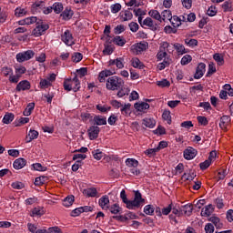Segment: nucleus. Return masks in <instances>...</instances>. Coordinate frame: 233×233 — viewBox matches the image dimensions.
<instances>
[{
	"label": "nucleus",
	"instance_id": "55",
	"mask_svg": "<svg viewBox=\"0 0 233 233\" xmlns=\"http://www.w3.org/2000/svg\"><path fill=\"white\" fill-rule=\"evenodd\" d=\"M45 181H46V177H37L35 179V187H41L42 185H45Z\"/></svg>",
	"mask_w": 233,
	"mask_h": 233
},
{
	"label": "nucleus",
	"instance_id": "39",
	"mask_svg": "<svg viewBox=\"0 0 233 233\" xmlns=\"http://www.w3.org/2000/svg\"><path fill=\"white\" fill-rule=\"evenodd\" d=\"M130 94V89L128 87L122 86L118 89V92L116 93L117 97H125V96H128Z\"/></svg>",
	"mask_w": 233,
	"mask_h": 233
},
{
	"label": "nucleus",
	"instance_id": "19",
	"mask_svg": "<svg viewBox=\"0 0 233 233\" xmlns=\"http://www.w3.org/2000/svg\"><path fill=\"white\" fill-rule=\"evenodd\" d=\"M13 167L15 170H21V168H25V167H26V159L23 157L15 159L13 163Z\"/></svg>",
	"mask_w": 233,
	"mask_h": 233
},
{
	"label": "nucleus",
	"instance_id": "60",
	"mask_svg": "<svg viewBox=\"0 0 233 233\" xmlns=\"http://www.w3.org/2000/svg\"><path fill=\"white\" fill-rule=\"evenodd\" d=\"M181 3L184 8L190 10V8H192V3H194V0H181Z\"/></svg>",
	"mask_w": 233,
	"mask_h": 233
},
{
	"label": "nucleus",
	"instance_id": "23",
	"mask_svg": "<svg viewBox=\"0 0 233 233\" xmlns=\"http://www.w3.org/2000/svg\"><path fill=\"white\" fill-rule=\"evenodd\" d=\"M39 21V19H37V17L35 16H31V17H27L25 18L23 20H19L18 21V25H34V23H36Z\"/></svg>",
	"mask_w": 233,
	"mask_h": 233
},
{
	"label": "nucleus",
	"instance_id": "24",
	"mask_svg": "<svg viewBox=\"0 0 233 233\" xmlns=\"http://www.w3.org/2000/svg\"><path fill=\"white\" fill-rule=\"evenodd\" d=\"M160 23H165V21H170L172 19V12L170 10L162 11Z\"/></svg>",
	"mask_w": 233,
	"mask_h": 233
},
{
	"label": "nucleus",
	"instance_id": "17",
	"mask_svg": "<svg viewBox=\"0 0 233 233\" xmlns=\"http://www.w3.org/2000/svg\"><path fill=\"white\" fill-rule=\"evenodd\" d=\"M125 59L123 57H117L116 59H111L108 61L109 66H114L116 65V68H125Z\"/></svg>",
	"mask_w": 233,
	"mask_h": 233
},
{
	"label": "nucleus",
	"instance_id": "16",
	"mask_svg": "<svg viewBox=\"0 0 233 233\" xmlns=\"http://www.w3.org/2000/svg\"><path fill=\"white\" fill-rule=\"evenodd\" d=\"M116 74V70H103L98 74V81L99 83H105L106 77H110V76H114Z\"/></svg>",
	"mask_w": 233,
	"mask_h": 233
},
{
	"label": "nucleus",
	"instance_id": "18",
	"mask_svg": "<svg viewBox=\"0 0 233 233\" xmlns=\"http://www.w3.org/2000/svg\"><path fill=\"white\" fill-rule=\"evenodd\" d=\"M30 82L28 80H23V81H20L16 87H15V91L16 92H23L25 90H30Z\"/></svg>",
	"mask_w": 233,
	"mask_h": 233
},
{
	"label": "nucleus",
	"instance_id": "54",
	"mask_svg": "<svg viewBox=\"0 0 233 233\" xmlns=\"http://www.w3.org/2000/svg\"><path fill=\"white\" fill-rule=\"evenodd\" d=\"M154 206L152 205H147L144 207V212L147 215V216H153L154 215Z\"/></svg>",
	"mask_w": 233,
	"mask_h": 233
},
{
	"label": "nucleus",
	"instance_id": "45",
	"mask_svg": "<svg viewBox=\"0 0 233 233\" xmlns=\"http://www.w3.org/2000/svg\"><path fill=\"white\" fill-rule=\"evenodd\" d=\"M213 59L218 63L219 66H223L225 63L223 56H221L219 53H216L215 55H213Z\"/></svg>",
	"mask_w": 233,
	"mask_h": 233
},
{
	"label": "nucleus",
	"instance_id": "26",
	"mask_svg": "<svg viewBox=\"0 0 233 233\" xmlns=\"http://www.w3.org/2000/svg\"><path fill=\"white\" fill-rule=\"evenodd\" d=\"M33 10L35 12H43L45 8V1H36L32 5Z\"/></svg>",
	"mask_w": 233,
	"mask_h": 233
},
{
	"label": "nucleus",
	"instance_id": "51",
	"mask_svg": "<svg viewBox=\"0 0 233 233\" xmlns=\"http://www.w3.org/2000/svg\"><path fill=\"white\" fill-rule=\"evenodd\" d=\"M77 75H76L78 78H82L85 77V76H86V74H88V70L86 69V67H82L80 69L76 70Z\"/></svg>",
	"mask_w": 233,
	"mask_h": 233
},
{
	"label": "nucleus",
	"instance_id": "15",
	"mask_svg": "<svg viewBox=\"0 0 233 233\" xmlns=\"http://www.w3.org/2000/svg\"><path fill=\"white\" fill-rule=\"evenodd\" d=\"M114 50H116V47L112 45V41H106L104 44L103 54L105 56H112V54H114Z\"/></svg>",
	"mask_w": 233,
	"mask_h": 233
},
{
	"label": "nucleus",
	"instance_id": "63",
	"mask_svg": "<svg viewBox=\"0 0 233 233\" xmlns=\"http://www.w3.org/2000/svg\"><path fill=\"white\" fill-rule=\"evenodd\" d=\"M121 11V4H115L111 5L112 14H117V12Z\"/></svg>",
	"mask_w": 233,
	"mask_h": 233
},
{
	"label": "nucleus",
	"instance_id": "21",
	"mask_svg": "<svg viewBox=\"0 0 233 233\" xmlns=\"http://www.w3.org/2000/svg\"><path fill=\"white\" fill-rule=\"evenodd\" d=\"M213 212H214V205L209 204L202 208L200 214L204 218H208V216H211Z\"/></svg>",
	"mask_w": 233,
	"mask_h": 233
},
{
	"label": "nucleus",
	"instance_id": "4",
	"mask_svg": "<svg viewBox=\"0 0 233 233\" xmlns=\"http://www.w3.org/2000/svg\"><path fill=\"white\" fill-rule=\"evenodd\" d=\"M50 26L48 24L43 22V20H38L36 23L35 28L33 30V35L35 37H39L40 35H43L46 30H48Z\"/></svg>",
	"mask_w": 233,
	"mask_h": 233
},
{
	"label": "nucleus",
	"instance_id": "40",
	"mask_svg": "<svg viewBox=\"0 0 233 233\" xmlns=\"http://www.w3.org/2000/svg\"><path fill=\"white\" fill-rule=\"evenodd\" d=\"M74 201H75V197L73 195L66 197L64 200H63V206L64 207H72V205H74Z\"/></svg>",
	"mask_w": 233,
	"mask_h": 233
},
{
	"label": "nucleus",
	"instance_id": "64",
	"mask_svg": "<svg viewBox=\"0 0 233 233\" xmlns=\"http://www.w3.org/2000/svg\"><path fill=\"white\" fill-rule=\"evenodd\" d=\"M206 233H214V225L208 223L205 226Z\"/></svg>",
	"mask_w": 233,
	"mask_h": 233
},
{
	"label": "nucleus",
	"instance_id": "30",
	"mask_svg": "<svg viewBox=\"0 0 233 233\" xmlns=\"http://www.w3.org/2000/svg\"><path fill=\"white\" fill-rule=\"evenodd\" d=\"M28 14V10L23 7H16L15 10V17H25Z\"/></svg>",
	"mask_w": 233,
	"mask_h": 233
},
{
	"label": "nucleus",
	"instance_id": "14",
	"mask_svg": "<svg viewBox=\"0 0 233 233\" xmlns=\"http://www.w3.org/2000/svg\"><path fill=\"white\" fill-rule=\"evenodd\" d=\"M134 107L137 112H142L143 114H147V110L150 108V105L146 102H137L135 103Z\"/></svg>",
	"mask_w": 233,
	"mask_h": 233
},
{
	"label": "nucleus",
	"instance_id": "36",
	"mask_svg": "<svg viewBox=\"0 0 233 233\" xmlns=\"http://www.w3.org/2000/svg\"><path fill=\"white\" fill-rule=\"evenodd\" d=\"M175 50H177V54L179 56H183V54H187V51L185 49V46L179 44V43H176L173 45Z\"/></svg>",
	"mask_w": 233,
	"mask_h": 233
},
{
	"label": "nucleus",
	"instance_id": "37",
	"mask_svg": "<svg viewBox=\"0 0 233 233\" xmlns=\"http://www.w3.org/2000/svg\"><path fill=\"white\" fill-rule=\"evenodd\" d=\"M148 15H150V17L153 19H156V21L161 23V14H159V11L152 9L148 12Z\"/></svg>",
	"mask_w": 233,
	"mask_h": 233
},
{
	"label": "nucleus",
	"instance_id": "44",
	"mask_svg": "<svg viewBox=\"0 0 233 233\" xmlns=\"http://www.w3.org/2000/svg\"><path fill=\"white\" fill-rule=\"evenodd\" d=\"M210 221L215 225L216 228H223V223H221V219H219V218L212 217Z\"/></svg>",
	"mask_w": 233,
	"mask_h": 233
},
{
	"label": "nucleus",
	"instance_id": "10",
	"mask_svg": "<svg viewBox=\"0 0 233 233\" xmlns=\"http://www.w3.org/2000/svg\"><path fill=\"white\" fill-rule=\"evenodd\" d=\"M101 131V129L99 128V127L97 126H91L88 130H87V134L89 136V139L91 141H94V139H97V137H99V132Z\"/></svg>",
	"mask_w": 233,
	"mask_h": 233
},
{
	"label": "nucleus",
	"instance_id": "9",
	"mask_svg": "<svg viewBox=\"0 0 233 233\" xmlns=\"http://www.w3.org/2000/svg\"><path fill=\"white\" fill-rule=\"evenodd\" d=\"M183 156L187 161H190V159H194L198 156V150L192 147H188L184 150Z\"/></svg>",
	"mask_w": 233,
	"mask_h": 233
},
{
	"label": "nucleus",
	"instance_id": "53",
	"mask_svg": "<svg viewBox=\"0 0 233 233\" xmlns=\"http://www.w3.org/2000/svg\"><path fill=\"white\" fill-rule=\"evenodd\" d=\"M34 170H37L38 172H46V167L41 165V163H35L32 165Z\"/></svg>",
	"mask_w": 233,
	"mask_h": 233
},
{
	"label": "nucleus",
	"instance_id": "31",
	"mask_svg": "<svg viewBox=\"0 0 233 233\" xmlns=\"http://www.w3.org/2000/svg\"><path fill=\"white\" fill-rule=\"evenodd\" d=\"M1 74L4 76V77H10V76H14V70L12 67L4 66L1 69Z\"/></svg>",
	"mask_w": 233,
	"mask_h": 233
},
{
	"label": "nucleus",
	"instance_id": "34",
	"mask_svg": "<svg viewBox=\"0 0 233 233\" xmlns=\"http://www.w3.org/2000/svg\"><path fill=\"white\" fill-rule=\"evenodd\" d=\"M94 121H95L96 125H97L98 127L106 125V117H104L103 116H95Z\"/></svg>",
	"mask_w": 233,
	"mask_h": 233
},
{
	"label": "nucleus",
	"instance_id": "33",
	"mask_svg": "<svg viewBox=\"0 0 233 233\" xmlns=\"http://www.w3.org/2000/svg\"><path fill=\"white\" fill-rule=\"evenodd\" d=\"M34 108H35V103H29L27 105V106L25 107V109L24 110L23 115L25 117H28V116L32 115V112H33Z\"/></svg>",
	"mask_w": 233,
	"mask_h": 233
},
{
	"label": "nucleus",
	"instance_id": "48",
	"mask_svg": "<svg viewBox=\"0 0 233 233\" xmlns=\"http://www.w3.org/2000/svg\"><path fill=\"white\" fill-rule=\"evenodd\" d=\"M162 119H164V121H167V125H170L172 123V116H170V111L165 110L162 114Z\"/></svg>",
	"mask_w": 233,
	"mask_h": 233
},
{
	"label": "nucleus",
	"instance_id": "5",
	"mask_svg": "<svg viewBox=\"0 0 233 233\" xmlns=\"http://www.w3.org/2000/svg\"><path fill=\"white\" fill-rule=\"evenodd\" d=\"M61 41L66 45V46H74L76 45V40L74 39V35L70 30L66 29L61 35Z\"/></svg>",
	"mask_w": 233,
	"mask_h": 233
},
{
	"label": "nucleus",
	"instance_id": "8",
	"mask_svg": "<svg viewBox=\"0 0 233 233\" xmlns=\"http://www.w3.org/2000/svg\"><path fill=\"white\" fill-rule=\"evenodd\" d=\"M82 194L86 198H99V192L97 191V188L94 187L83 189Z\"/></svg>",
	"mask_w": 233,
	"mask_h": 233
},
{
	"label": "nucleus",
	"instance_id": "58",
	"mask_svg": "<svg viewBox=\"0 0 233 233\" xmlns=\"http://www.w3.org/2000/svg\"><path fill=\"white\" fill-rule=\"evenodd\" d=\"M12 188H15V190H22V188L25 187V184L23 182L15 181L11 184Z\"/></svg>",
	"mask_w": 233,
	"mask_h": 233
},
{
	"label": "nucleus",
	"instance_id": "50",
	"mask_svg": "<svg viewBox=\"0 0 233 233\" xmlns=\"http://www.w3.org/2000/svg\"><path fill=\"white\" fill-rule=\"evenodd\" d=\"M157 152H159V151H157V147H155V148L147 149L144 152V154L146 156H147V157H154V156H156V154H157Z\"/></svg>",
	"mask_w": 233,
	"mask_h": 233
},
{
	"label": "nucleus",
	"instance_id": "56",
	"mask_svg": "<svg viewBox=\"0 0 233 233\" xmlns=\"http://www.w3.org/2000/svg\"><path fill=\"white\" fill-rule=\"evenodd\" d=\"M185 43L190 48H194V46H198V40L197 39H188V38H187L185 40Z\"/></svg>",
	"mask_w": 233,
	"mask_h": 233
},
{
	"label": "nucleus",
	"instance_id": "28",
	"mask_svg": "<svg viewBox=\"0 0 233 233\" xmlns=\"http://www.w3.org/2000/svg\"><path fill=\"white\" fill-rule=\"evenodd\" d=\"M142 125L147 128H154L156 127V120L154 118H144Z\"/></svg>",
	"mask_w": 233,
	"mask_h": 233
},
{
	"label": "nucleus",
	"instance_id": "42",
	"mask_svg": "<svg viewBox=\"0 0 233 233\" xmlns=\"http://www.w3.org/2000/svg\"><path fill=\"white\" fill-rule=\"evenodd\" d=\"M14 114L12 113H7L5 115L4 118H3V123L5 125H10V123H12L14 121Z\"/></svg>",
	"mask_w": 233,
	"mask_h": 233
},
{
	"label": "nucleus",
	"instance_id": "43",
	"mask_svg": "<svg viewBox=\"0 0 233 233\" xmlns=\"http://www.w3.org/2000/svg\"><path fill=\"white\" fill-rule=\"evenodd\" d=\"M195 177L196 174H194V172L184 173L182 175L183 181H194Z\"/></svg>",
	"mask_w": 233,
	"mask_h": 233
},
{
	"label": "nucleus",
	"instance_id": "27",
	"mask_svg": "<svg viewBox=\"0 0 233 233\" xmlns=\"http://www.w3.org/2000/svg\"><path fill=\"white\" fill-rule=\"evenodd\" d=\"M131 65L134 68H139V70H143V68H145V65H143V62H141L137 57L132 58Z\"/></svg>",
	"mask_w": 233,
	"mask_h": 233
},
{
	"label": "nucleus",
	"instance_id": "22",
	"mask_svg": "<svg viewBox=\"0 0 233 233\" xmlns=\"http://www.w3.org/2000/svg\"><path fill=\"white\" fill-rule=\"evenodd\" d=\"M37 137H39V132L31 129L25 137V141L26 143H32V141H34V139H37Z\"/></svg>",
	"mask_w": 233,
	"mask_h": 233
},
{
	"label": "nucleus",
	"instance_id": "46",
	"mask_svg": "<svg viewBox=\"0 0 233 233\" xmlns=\"http://www.w3.org/2000/svg\"><path fill=\"white\" fill-rule=\"evenodd\" d=\"M108 210H109V212H111V214H119V212H121L122 208L117 204H113V205L109 206Z\"/></svg>",
	"mask_w": 233,
	"mask_h": 233
},
{
	"label": "nucleus",
	"instance_id": "38",
	"mask_svg": "<svg viewBox=\"0 0 233 233\" xmlns=\"http://www.w3.org/2000/svg\"><path fill=\"white\" fill-rule=\"evenodd\" d=\"M92 156L94 159H96V161H101V159H103L105 157V153H103L101 149H96L92 151Z\"/></svg>",
	"mask_w": 233,
	"mask_h": 233
},
{
	"label": "nucleus",
	"instance_id": "52",
	"mask_svg": "<svg viewBox=\"0 0 233 233\" xmlns=\"http://www.w3.org/2000/svg\"><path fill=\"white\" fill-rule=\"evenodd\" d=\"M126 165L127 167H137L139 165V162L136 160L135 158H127L126 160Z\"/></svg>",
	"mask_w": 233,
	"mask_h": 233
},
{
	"label": "nucleus",
	"instance_id": "49",
	"mask_svg": "<svg viewBox=\"0 0 233 233\" xmlns=\"http://www.w3.org/2000/svg\"><path fill=\"white\" fill-rule=\"evenodd\" d=\"M53 10L55 14H61L63 12V4L56 2L53 5Z\"/></svg>",
	"mask_w": 233,
	"mask_h": 233
},
{
	"label": "nucleus",
	"instance_id": "25",
	"mask_svg": "<svg viewBox=\"0 0 233 233\" xmlns=\"http://www.w3.org/2000/svg\"><path fill=\"white\" fill-rule=\"evenodd\" d=\"M112 42L114 45H116V46H125V45H127V39L119 35L115 36Z\"/></svg>",
	"mask_w": 233,
	"mask_h": 233
},
{
	"label": "nucleus",
	"instance_id": "6",
	"mask_svg": "<svg viewBox=\"0 0 233 233\" xmlns=\"http://www.w3.org/2000/svg\"><path fill=\"white\" fill-rule=\"evenodd\" d=\"M34 56H35V53L33 50L24 51L16 55V61L18 63H25V61H30Z\"/></svg>",
	"mask_w": 233,
	"mask_h": 233
},
{
	"label": "nucleus",
	"instance_id": "32",
	"mask_svg": "<svg viewBox=\"0 0 233 233\" xmlns=\"http://www.w3.org/2000/svg\"><path fill=\"white\" fill-rule=\"evenodd\" d=\"M72 15H74V11H72V9H69L68 7L66 8L61 14V17H63V19H65L66 21H68V19H72Z\"/></svg>",
	"mask_w": 233,
	"mask_h": 233
},
{
	"label": "nucleus",
	"instance_id": "3",
	"mask_svg": "<svg viewBox=\"0 0 233 233\" xmlns=\"http://www.w3.org/2000/svg\"><path fill=\"white\" fill-rule=\"evenodd\" d=\"M81 88V81H79V78L77 76H75L74 78H67L64 81V90H66L67 92L74 91L77 92Z\"/></svg>",
	"mask_w": 233,
	"mask_h": 233
},
{
	"label": "nucleus",
	"instance_id": "11",
	"mask_svg": "<svg viewBox=\"0 0 233 233\" xmlns=\"http://www.w3.org/2000/svg\"><path fill=\"white\" fill-rule=\"evenodd\" d=\"M205 72H207V65H205V63H199L198 66H197L194 78L201 79V76H205Z\"/></svg>",
	"mask_w": 233,
	"mask_h": 233
},
{
	"label": "nucleus",
	"instance_id": "2",
	"mask_svg": "<svg viewBox=\"0 0 233 233\" xmlns=\"http://www.w3.org/2000/svg\"><path fill=\"white\" fill-rule=\"evenodd\" d=\"M145 205V198H143L141 192L135 191V197L133 200H129L126 207L129 210H137V208H141Z\"/></svg>",
	"mask_w": 233,
	"mask_h": 233
},
{
	"label": "nucleus",
	"instance_id": "29",
	"mask_svg": "<svg viewBox=\"0 0 233 233\" xmlns=\"http://www.w3.org/2000/svg\"><path fill=\"white\" fill-rule=\"evenodd\" d=\"M169 22L174 28H177L183 25V23H181V18H179L177 15H173Z\"/></svg>",
	"mask_w": 233,
	"mask_h": 233
},
{
	"label": "nucleus",
	"instance_id": "59",
	"mask_svg": "<svg viewBox=\"0 0 233 233\" xmlns=\"http://www.w3.org/2000/svg\"><path fill=\"white\" fill-rule=\"evenodd\" d=\"M23 74H26V67L21 66H18V67H15V75L20 76L23 75Z\"/></svg>",
	"mask_w": 233,
	"mask_h": 233
},
{
	"label": "nucleus",
	"instance_id": "20",
	"mask_svg": "<svg viewBox=\"0 0 233 233\" xmlns=\"http://www.w3.org/2000/svg\"><path fill=\"white\" fill-rule=\"evenodd\" d=\"M143 26H147L151 30H157V24L152 20V17H147L143 20Z\"/></svg>",
	"mask_w": 233,
	"mask_h": 233
},
{
	"label": "nucleus",
	"instance_id": "47",
	"mask_svg": "<svg viewBox=\"0 0 233 233\" xmlns=\"http://www.w3.org/2000/svg\"><path fill=\"white\" fill-rule=\"evenodd\" d=\"M39 86L42 89H46L49 86H52V84L50 83V81L47 78L46 79L41 78L40 83H39Z\"/></svg>",
	"mask_w": 233,
	"mask_h": 233
},
{
	"label": "nucleus",
	"instance_id": "62",
	"mask_svg": "<svg viewBox=\"0 0 233 233\" xmlns=\"http://www.w3.org/2000/svg\"><path fill=\"white\" fill-rule=\"evenodd\" d=\"M210 165H212V162L210 160L207 159L206 161L200 163L199 167H200L201 170H207V168H208V167H210Z\"/></svg>",
	"mask_w": 233,
	"mask_h": 233
},
{
	"label": "nucleus",
	"instance_id": "7",
	"mask_svg": "<svg viewBox=\"0 0 233 233\" xmlns=\"http://www.w3.org/2000/svg\"><path fill=\"white\" fill-rule=\"evenodd\" d=\"M148 49V43L147 42H140L133 45L131 46V52L136 54V56L141 54V52H145V50Z\"/></svg>",
	"mask_w": 233,
	"mask_h": 233
},
{
	"label": "nucleus",
	"instance_id": "41",
	"mask_svg": "<svg viewBox=\"0 0 233 233\" xmlns=\"http://www.w3.org/2000/svg\"><path fill=\"white\" fill-rule=\"evenodd\" d=\"M44 215H45V211L43 210V208H41V207L35 208L31 211V216L33 218H35V216L41 217V216H44Z\"/></svg>",
	"mask_w": 233,
	"mask_h": 233
},
{
	"label": "nucleus",
	"instance_id": "61",
	"mask_svg": "<svg viewBox=\"0 0 233 233\" xmlns=\"http://www.w3.org/2000/svg\"><path fill=\"white\" fill-rule=\"evenodd\" d=\"M192 61V56L190 55H186L182 57L181 59V65L185 66V65H188V63H190Z\"/></svg>",
	"mask_w": 233,
	"mask_h": 233
},
{
	"label": "nucleus",
	"instance_id": "13",
	"mask_svg": "<svg viewBox=\"0 0 233 233\" xmlns=\"http://www.w3.org/2000/svg\"><path fill=\"white\" fill-rule=\"evenodd\" d=\"M98 205L101 208L102 210H108L110 205V198L107 195H105L101 197L98 200Z\"/></svg>",
	"mask_w": 233,
	"mask_h": 233
},
{
	"label": "nucleus",
	"instance_id": "1",
	"mask_svg": "<svg viewBox=\"0 0 233 233\" xmlns=\"http://www.w3.org/2000/svg\"><path fill=\"white\" fill-rule=\"evenodd\" d=\"M123 86H125V80L117 76H109L106 81V90H111L112 92L119 90V88H123Z\"/></svg>",
	"mask_w": 233,
	"mask_h": 233
},
{
	"label": "nucleus",
	"instance_id": "35",
	"mask_svg": "<svg viewBox=\"0 0 233 233\" xmlns=\"http://www.w3.org/2000/svg\"><path fill=\"white\" fill-rule=\"evenodd\" d=\"M120 17L122 21H130L134 17V15H132L130 10H126L124 13H121Z\"/></svg>",
	"mask_w": 233,
	"mask_h": 233
},
{
	"label": "nucleus",
	"instance_id": "12",
	"mask_svg": "<svg viewBox=\"0 0 233 233\" xmlns=\"http://www.w3.org/2000/svg\"><path fill=\"white\" fill-rule=\"evenodd\" d=\"M230 116H223L220 118V122H219V127L221 128V130H224V132H227L228 130V127H230Z\"/></svg>",
	"mask_w": 233,
	"mask_h": 233
},
{
	"label": "nucleus",
	"instance_id": "57",
	"mask_svg": "<svg viewBox=\"0 0 233 233\" xmlns=\"http://www.w3.org/2000/svg\"><path fill=\"white\" fill-rule=\"evenodd\" d=\"M160 50L169 53L172 51V49H170V44L168 42H162L160 45Z\"/></svg>",
	"mask_w": 233,
	"mask_h": 233
}]
</instances>
